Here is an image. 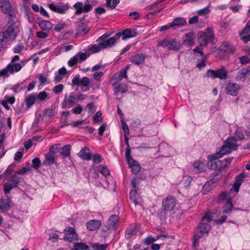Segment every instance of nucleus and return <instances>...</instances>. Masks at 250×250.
I'll return each instance as SVG.
<instances>
[{"label": "nucleus", "mask_w": 250, "mask_h": 250, "mask_svg": "<svg viewBox=\"0 0 250 250\" xmlns=\"http://www.w3.org/2000/svg\"><path fill=\"white\" fill-rule=\"evenodd\" d=\"M244 178L243 174H240L236 177V180L232 188L228 192L227 191L222 192L219 196L218 200L219 202L226 200V203L223 208V211L226 213L229 212L232 208L231 198L235 195V194L239 191L240 187L243 182Z\"/></svg>", "instance_id": "nucleus-1"}, {"label": "nucleus", "mask_w": 250, "mask_h": 250, "mask_svg": "<svg viewBox=\"0 0 250 250\" xmlns=\"http://www.w3.org/2000/svg\"><path fill=\"white\" fill-rule=\"evenodd\" d=\"M9 23L8 27L0 34V43L3 46L8 42L15 40L21 29L18 22L12 21Z\"/></svg>", "instance_id": "nucleus-2"}, {"label": "nucleus", "mask_w": 250, "mask_h": 250, "mask_svg": "<svg viewBox=\"0 0 250 250\" xmlns=\"http://www.w3.org/2000/svg\"><path fill=\"white\" fill-rule=\"evenodd\" d=\"M225 155L222 154L220 151H218L214 154H211L208 156V160L207 163L208 167L212 169H220L222 167H227L231 161V159L220 160L219 159Z\"/></svg>", "instance_id": "nucleus-3"}, {"label": "nucleus", "mask_w": 250, "mask_h": 250, "mask_svg": "<svg viewBox=\"0 0 250 250\" xmlns=\"http://www.w3.org/2000/svg\"><path fill=\"white\" fill-rule=\"evenodd\" d=\"M212 220H202V222L200 223L197 228V232L194 236L193 246L196 247L199 242L198 239L204 236V234H208L210 228V224Z\"/></svg>", "instance_id": "nucleus-4"}, {"label": "nucleus", "mask_w": 250, "mask_h": 250, "mask_svg": "<svg viewBox=\"0 0 250 250\" xmlns=\"http://www.w3.org/2000/svg\"><path fill=\"white\" fill-rule=\"evenodd\" d=\"M197 36L198 42L201 45L206 46L214 39L213 32L210 28H207L204 31L198 32Z\"/></svg>", "instance_id": "nucleus-5"}, {"label": "nucleus", "mask_w": 250, "mask_h": 250, "mask_svg": "<svg viewBox=\"0 0 250 250\" xmlns=\"http://www.w3.org/2000/svg\"><path fill=\"white\" fill-rule=\"evenodd\" d=\"M158 45L176 51L179 50L181 47L180 41L175 38L165 39L158 42Z\"/></svg>", "instance_id": "nucleus-6"}, {"label": "nucleus", "mask_w": 250, "mask_h": 250, "mask_svg": "<svg viewBox=\"0 0 250 250\" xmlns=\"http://www.w3.org/2000/svg\"><path fill=\"white\" fill-rule=\"evenodd\" d=\"M21 68V64L11 62L5 68L0 71V76L7 77L10 74L20 71Z\"/></svg>", "instance_id": "nucleus-7"}, {"label": "nucleus", "mask_w": 250, "mask_h": 250, "mask_svg": "<svg viewBox=\"0 0 250 250\" xmlns=\"http://www.w3.org/2000/svg\"><path fill=\"white\" fill-rule=\"evenodd\" d=\"M238 145H237V140L234 137L229 138L225 143V145L220 149L219 151L222 154L226 155L230 153L232 150L236 149Z\"/></svg>", "instance_id": "nucleus-8"}, {"label": "nucleus", "mask_w": 250, "mask_h": 250, "mask_svg": "<svg viewBox=\"0 0 250 250\" xmlns=\"http://www.w3.org/2000/svg\"><path fill=\"white\" fill-rule=\"evenodd\" d=\"M206 75L212 79L219 78L220 80H226L227 77V70L224 67L217 70L209 69L207 71Z\"/></svg>", "instance_id": "nucleus-9"}, {"label": "nucleus", "mask_w": 250, "mask_h": 250, "mask_svg": "<svg viewBox=\"0 0 250 250\" xmlns=\"http://www.w3.org/2000/svg\"><path fill=\"white\" fill-rule=\"evenodd\" d=\"M47 5L51 10L61 15L65 14L69 7L68 3L64 2H59L57 4L48 3Z\"/></svg>", "instance_id": "nucleus-10"}, {"label": "nucleus", "mask_w": 250, "mask_h": 250, "mask_svg": "<svg viewBox=\"0 0 250 250\" xmlns=\"http://www.w3.org/2000/svg\"><path fill=\"white\" fill-rule=\"evenodd\" d=\"M107 37L106 35L104 34L99 38V41H101L102 43L101 46H102L104 49L113 46L115 44L117 40L119 39L118 36H117V34L115 36L109 38H107Z\"/></svg>", "instance_id": "nucleus-11"}, {"label": "nucleus", "mask_w": 250, "mask_h": 250, "mask_svg": "<svg viewBox=\"0 0 250 250\" xmlns=\"http://www.w3.org/2000/svg\"><path fill=\"white\" fill-rule=\"evenodd\" d=\"M93 5L90 3V1L87 0L86 3L83 5V2L78 1L73 5V7L76 9L75 15H80L82 13H87L91 11Z\"/></svg>", "instance_id": "nucleus-12"}, {"label": "nucleus", "mask_w": 250, "mask_h": 250, "mask_svg": "<svg viewBox=\"0 0 250 250\" xmlns=\"http://www.w3.org/2000/svg\"><path fill=\"white\" fill-rule=\"evenodd\" d=\"M89 56L86 53L79 52L71 57L68 61L67 64L69 66H73L77 64L78 62H82L85 60Z\"/></svg>", "instance_id": "nucleus-13"}, {"label": "nucleus", "mask_w": 250, "mask_h": 250, "mask_svg": "<svg viewBox=\"0 0 250 250\" xmlns=\"http://www.w3.org/2000/svg\"><path fill=\"white\" fill-rule=\"evenodd\" d=\"M183 45L189 47L193 46L195 43V36L192 32L185 34L182 38Z\"/></svg>", "instance_id": "nucleus-14"}, {"label": "nucleus", "mask_w": 250, "mask_h": 250, "mask_svg": "<svg viewBox=\"0 0 250 250\" xmlns=\"http://www.w3.org/2000/svg\"><path fill=\"white\" fill-rule=\"evenodd\" d=\"M240 89V86L238 83H229L226 85L225 91L228 95L236 96L238 95Z\"/></svg>", "instance_id": "nucleus-15"}, {"label": "nucleus", "mask_w": 250, "mask_h": 250, "mask_svg": "<svg viewBox=\"0 0 250 250\" xmlns=\"http://www.w3.org/2000/svg\"><path fill=\"white\" fill-rule=\"evenodd\" d=\"M65 234L64 236V239L69 242H73L78 240L77 235L75 232L74 228L69 227L65 229Z\"/></svg>", "instance_id": "nucleus-16"}, {"label": "nucleus", "mask_w": 250, "mask_h": 250, "mask_svg": "<svg viewBox=\"0 0 250 250\" xmlns=\"http://www.w3.org/2000/svg\"><path fill=\"white\" fill-rule=\"evenodd\" d=\"M176 205L175 198L169 196L163 200V207L165 210H171L173 209Z\"/></svg>", "instance_id": "nucleus-17"}, {"label": "nucleus", "mask_w": 250, "mask_h": 250, "mask_svg": "<svg viewBox=\"0 0 250 250\" xmlns=\"http://www.w3.org/2000/svg\"><path fill=\"white\" fill-rule=\"evenodd\" d=\"M76 102L77 100L74 93H70L68 97H65L62 103V107L69 108L74 105Z\"/></svg>", "instance_id": "nucleus-18"}, {"label": "nucleus", "mask_w": 250, "mask_h": 250, "mask_svg": "<svg viewBox=\"0 0 250 250\" xmlns=\"http://www.w3.org/2000/svg\"><path fill=\"white\" fill-rule=\"evenodd\" d=\"M137 35V33L135 30H132L129 28L125 29L121 33H117V36H118L119 38L120 37H122V39L123 40L135 37Z\"/></svg>", "instance_id": "nucleus-19"}, {"label": "nucleus", "mask_w": 250, "mask_h": 250, "mask_svg": "<svg viewBox=\"0 0 250 250\" xmlns=\"http://www.w3.org/2000/svg\"><path fill=\"white\" fill-rule=\"evenodd\" d=\"M0 11L7 14H10L12 10V5L9 0H0Z\"/></svg>", "instance_id": "nucleus-20"}, {"label": "nucleus", "mask_w": 250, "mask_h": 250, "mask_svg": "<svg viewBox=\"0 0 250 250\" xmlns=\"http://www.w3.org/2000/svg\"><path fill=\"white\" fill-rule=\"evenodd\" d=\"M15 102V98L13 96L4 95L1 100H0V103L7 110H9L10 107L8 104H13Z\"/></svg>", "instance_id": "nucleus-21"}, {"label": "nucleus", "mask_w": 250, "mask_h": 250, "mask_svg": "<svg viewBox=\"0 0 250 250\" xmlns=\"http://www.w3.org/2000/svg\"><path fill=\"white\" fill-rule=\"evenodd\" d=\"M146 58V55L143 53L136 54L133 56L131 58L130 62L136 65H141L145 63Z\"/></svg>", "instance_id": "nucleus-22"}, {"label": "nucleus", "mask_w": 250, "mask_h": 250, "mask_svg": "<svg viewBox=\"0 0 250 250\" xmlns=\"http://www.w3.org/2000/svg\"><path fill=\"white\" fill-rule=\"evenodd\" d=\"M124 78L127 79V71L126 69H123L114 75L112 78V81H114L113 85H116L117 83Z\"/></svg>", "instance_id": "nucleus-23"}, {"label": "nucleus", "mask_w": 250, "mask_h": 250, "mask_svg": "<svg viewBox=\"0 0 250 250\" xmlns=\"http://www.w3.org/2000/svg\"><path fill=\"white\" fill-rule=\"evenodd\" d=\"M10 200L6 196L2 197L0 201V210L2 212L7 211L10 208Z\"/></svg>", "instance_id": "nucleus-24"}, {"label": "nucleus", "mask_w": 250, "mask_h": 250, "mask_svg": "<svg viewBox=\"0 0 250 250\" xmlns=\"http://www.w3.org/2000/svg\"><path fill=\"white\" fill-rule=\"evenodd\" d=\"M37 102V93H34L27 95L25 99L27 107L30 108L35 102Z\"/></svg>", "instance_id": "nucleus-25"}, {"label": "nucleus", "mask_w": 250, "mask_h": 250, "mask_svg": "<svg viewBox=\"0 0 250 250\" xmlns=\"http://www.w3.org/2000/svg\"><path fill=\"white\" fill-rule=\"evenodd\" d=\"M78 155L83 160L89 161L91 159V153L89 149L87 147L82 149Z\"/></svg>", "instance_id": "nucleus-26"}, {"label": "nucleus", "mask_w": 250, "mask_h": 250, "mask_svg": "<svg viewBox=\"0 0 250 250\" xmlns=\"http://www.w3.org/2000/svg\"><path fill=\"white\" fill-rule=\"evenodd\" d=\"M101 225L100 220H90L87 223V228L89 230H95L98 229Z\"/></svg>", "instance_id": "nucleus-27"}, {"label": "nucleus", "mask_w": 250, "mask_h": 250, "mask_svg": "<svg viewBox=\"0 0 250 250\" xmlns=\"http://www.w3.org/2000/svg\"><path fill=\"white\" fill-rule=\"evenodd\" d=\"M214 187V182L212 180L206 182L203 187L201 192L203 194H207Z\"/></svg>", "instance_id": "nucleus-28"}, {"label": "nucleus", "mask_w": 250, "mask_h": 250, "mask_svg": "<svg viewBox=\"0 0 250 250\" xmlns=\"http://www.w3.org/2000/svg\"><path fill=\"white\" fill-rule=\"evenodd\" d=\"M56 157L52 153L48 152L45 156V160L43 164L45 165H51L56 163Z\"/></svg>", "instance_id": "nucleus-29"}, {"label": "nucleus", "mask_w": 250, "mask_h": 250, "mask_svg": "<svg viewBox=\"0 0 250 250\" xmlns=\"http://www.w3.org/2000/svg\"><path fill=\"white\" fill-rule=\"evenodd\" d=\"M130 198L135 206L140 204L141 199L137 193V189H132L130 191Z\"/></svg>", "instance_id": "nucleus-30"}, {"label": "nucleus", "mask_w": 250, "mask_h": 250, "mask_svg": "<svg viewBox=\"0 0 250 250\" xmlns=\"http://www.w3.org/2000/svg\"><path fill=\"white\" fill-rule=\"evenodd\" d=\"M193 167L198 172H203L206 169V165L205 162L198 161L193 164Z\"/></svg>", "instance_id": "nucleus-31"}, {"label": "nucleus", "mask_w": 250, "mask_h": 250, "mask_svg": "<svg viewBox=\"0 0 250 250\" xmlns=\"http://www.w3.org/2000/svg\"><path fill=\"white\" fill-rule=\"evenodd\" d=\"M186 23V21L182 18H176L171 23V27H180Z\"/></svg>", "instance_id": "nucleus-32"}, {"label": "nucleus", "mask_w": 250, "mask_h": 250, "mask_svg": "<svg viewBox=\"0 0 250 250\" xmlns=\"http://www.w3.org/2000/svg\"><path fill=\"white\" fill-rule=\"evenodd\" d=\"M40 28L42 30H49L53 27V24L47 21L42 20L39 23Z\"/></svg>", "instance_id": "nucleus-33"}, {"label": "nucleus", "mask_w": 250, "mask_h": 250, "mask_svg": "<svg viewBox=\"0 0 250 250\" xmlns=\"http://www.w3.org/2000/svg\"><path fill=\"white\" fill-rule=\"evenodd\" d=\"M219 212V211L218 208H215L212 211H208L205 213L202 219H212L217 217Z\"/></svg>", "instance_id": "nucleus-34"}, {"label": "nucleus", "mask_w": 250, "mask_h": 250, "mask_svg": "<svg viewBox=\"0 0 250 250\" xmlns=\"http://www.w3.org/2000/svg\"><path fill=\"white\" fill-rule=\"evenodd\" d=\"M97 44L92 45L89 48V51L93 53L100 52L102 49H104V47L101 46L102 44L101 41H99V38L97 40Z\"/></svg>", "instance_id": "nucleus-35"}, {"label": "nucleus", "mask_w": 250, "mask_h": 250, "mask_svg": "<svg viewBox=\"0 0 250 250\" xmlns=\"http://www.w3.org/2000/svg\"><path fill=\"white\" fill-rule=\"evenodd\" d=\"M127 163L129 167L131 168V171L132 173L137 174L140 171L141 167L137 161L133 160V162H131V163Z\"/></svg>", "instance_id": "nucleus-36"}, {"label": "nucleus", "mask_w": 250, "mask_h": 250, "mask_svg": "<svg viewBox=\"0 0 250 250\" xmlns=\"http://www.w3.org/2000/svg\"><path fill=\"white\" fill-rule=\"evenodd\" d=\"M168 237L167 235L161 234V235H158L156 239H155V238H153L151 236H148L144 240V242H145V243L146 245H148L152 244L157 239H160V238H161L162 237L166 238V237Z\"/></svg>", "instance_id": "nucleus-37"}, {"label": "nucleus", "mask_w": 250, "mask_h": 250, "mask_svg": "<svg viewBox=\"0 0 250 250\" xmlns=\"http://www.w3.org/2000/svg\"><path fill=\"white\" fill-rule=\"evenodd\" d=\"M128 90L127 85L125 84H122L118 86L115 87L114 92L116 95L120 93H123L126 92Z\"/></svg>", "instance_id": "nucleus-38"}, {"label": "nucleus", "mask_w": 250, "mask_h": 250, "mask_svg": "<svg viewBox=\"0 0 250 250\" xmlns=\"http://www.w3.org/2000/svg\"><path fill=\"white\" fill-rule=\"evenodd\" d=\"M60 153L63 158L69 156L70 155V146L67 145L63 146L62 148Z\"/></svg>", "instance_id": "nucleus-39"}, {"label": "nucleus", "mask_w": 250, "mask_h": 250, "mask_svg": "<svg viewBox=\"0 0 250 250\" xmlns=\"http://www.w3.org/2000/svg\"><path fill=\"white\" fill-rule=\"evenodd\" d=\"M250 71L246 68H243L239 70L237 74L236 79L239 81L244 79L249 74Z\"/></svg>", "instance_id": "nucleus-40"}, {"label": "nucleus", "mask_w": 250, "mask_h": 250, "mask_svg": "<svg viewBox=\"0 0 250 250\" xmlns=\"http://www.w3.org/2000/svg\"><path fill=\"white\" fill-rule=\"evenodd\" d=\"M88 248V246L84 243H78L75 244L71 250H87Z\"/></svg>", "instance_id": "nucleus-41"}, {"label": "nucleus", "mask_w": 250, "mask_h": 250, "mask_svg": "<svg viewBox=\"0 0 250 250\" xmlns=\"http://www.w3.org/2000/svg\"><path fill=\"white\" fill-rule=\"evenodd\" d=\"M98 171L104 176L109 175L110 173L107 167L102 165L98 167Z\"/></svg>", "instance_id": "nucleus-42"}, {"label": "nucleus", "mask_w": 250, "mask_h": 250, "mask_svg": "<svg viewBox=\"0 0 250 250\" xmlns=\"http://www.w3.org/2000/svg\"><path fill=\"white\" fill-rule=\"evenodd\" d=\"M47 97V94L44 91H41L39 94L37 93V102L40 103L44 101Z\"/></svg>", "instance_id": "nucleus-43"}, {"label": "nucleus", "mask_w": 250, "mask_h": 250, "mask_svg": "<svg viewBox=\"0 0 250 250\" xmlns=\"http://www.w3.org/2000/svg\"><path fill=\"white\" fill-rule=\"evenodd\" d=\"M101 215L97 212H91L90 211L84 212L83 213V217L85 218H92L96 217L99 218Z\"/></svg>", "instance_id": "nucleus-44"}, {"label": "nucleus", "mask_w": 250, "mask_h": 250, "mask_svg": "<svg viewBox=\"0 0 250 250\" xmlns=\"http://www.w3.org/2000/svg\"><path fill=\"white\" fill-rule=\"evenodd\" d=\"M61 147V145L60 144H55L54 145L51 146L49 147V153H52L54 155H55V153H57L59 152L60 150Z\"/></svg>", "instance_id": "nucleus-45"}, {"label": "nucleus", "mask_w": 250, "mask_h": 250, "mask_svg": "<svg viewBox=\"0 0 250 250\" xmlns=\"http://www.w3.org/2000/svg\"><path fill=\"white\" fill-rule=\"evenodd\" d=\"M210 7V3H209V4L207 7L198 10L197 13L199 15L205 16L210 12V10L209 9Z\"/></svg>", "instance_id": "nucleus-46"}, {"label": "nucleus", "mask_w": 250, "mask_h": 250, "mask_svg": "<svg viewBox=\"0 0 250 250\" xmlns=\"http://www.w3.org/2000/svg\"><path fill=\"white\" fill-rule=\"evenodd\" d=\"M122 129L124 132V136H128L129 135V130L127 124L123 120H121Z\"/></svg>", "instance_id": "nucleus-47"}, {"label": "nucleus", "mask_w": 250, "mask_h": 250, "mask_svg": "<svg viewBox=\"0 0 250 250\" xmlns=\"http://www.w3.org/2000/svg\"><path fill=\"white\" fill-rule=\"evenodd\" d=\"M54 109L55 106L52 105L50 108H47L44 111V116H47L49 117H52L54 114Z\"/></svg>", "instance_id": "nucleus-48"}, {"label": "nucleus", "mask_w": 250, "mask_h": 250, "mask_svg": "<svg viewBox=\"0 0 250 250\" xmlns=\"http://www.w3.org/2000/svg\"><path fill=\"white\" fill-rule=\"evenodd\" d=\"M241 40L245 43L250 41V35L249 33L241 32L240 33Z\"/></svg>", "instance_id": "nucleus-49"}, {"label": "nucleus", "mask_w": 250, "mask_h": 250, "mask_svg": "<svg viewBox=\"0 0 250 250\" xmlns=\"http://www.w3.org/2000/svg\"><path fill=\"white\" fill-rule=\"evenodd\" d=\"M207 56H205L204 57H203V59L202 60H199L198 61L196 66L199 69H201L202 68L205 67V61L207 60Z\"/></svg>", "instance_id": "nucleus-50"}, {"label": "nucleus", "mask_w": 250, "mask_h": 250, "mask_svg": "<svg viewBox=\"0 0 250 250\" xmlns=\"http://www.w3.org/2000/svg\"><path fill=\"white\" fill-rule=\"evenodd\" d=\"M32 167L35 169H38L41 167V162L39 158H35L32 160Z\"/></svg>", "instance_id": "nucleus-51"}, {"label": "nucleus", "mask_w": 250, "mask_h": 250, "mask_svg": "<svg viewBox=\"0 0 250 250\" xmlns=\"http://www.w3.org/2000/svg\"><path fill=\"white\" fill-rule=\"evenodd\" d=\"M92 247L96 250H106L107 245L95 243L92 245Z\"/></svg>", "instance_id": "nucleus-52"}, {"label": "nucleus", "mask_w": 250, "mask_h": 250, "mask_svg": "<svg viewBox=\"0 0 250 250\" xmlns=\"http://www.w3.org/2000/svg\"><path fill=\"white\" fill-rule=\"evenodd\" d=\"M205 46L204 45H201L199 44V45L195 48H194L193 50V53L195 54L196 53H199L202 57H204V54H203V47Z\"/></svg>", "instance_id": "nucleus-53"}, {"label": "nucleus", "mask_w": 250, "mask_h": 250, "mask_svg": "<svg viewBox=\"0 0 250 250\" xmlns=\"http://www.w3.org/2000/svg\"><path fill=\"white\" fill-rule=\"evenodd\" d=\"M239 59L242 64H247L250 62V57L248 55L240 57Z\"/></svg>", "instance_id": "nucleus-54"}, {"label": "nucleus", "mask_w": 250, "mask_h": 250, "mask_svg": "<svg viewBox=\"0 0 250 250\" xmlns=\"http://www.w3.org/2000/svg\"><path fill=\"white\" fill-rule=\"evenodd\" d=\"M64 85L62 84H59L54 87L53 91L56 94H59L62 91Z\"/></svg>", "instance_id": "nucleus-55"}, {"label": "nucleus", "mask_w": 250, "mask_h": 250, "mask_svg": "<svg viewBox=\"0 0 250 250\" xmlns=\"http://www.w3.org/2000/svg\"><path fill=\"white\" fill-rule=\"evenodd\" d=\"M79 29L84 34L87 33L89 30V28L86 26V24L84 23H82L79 26Z\"/></svg>", "instance_id": "nucleus-56"}, {"label": "nucleus", "mask_w": 250, "mask_h": 250, "mask_svg": "<svg viewBox=\"0 0 250 250\" xmlns=\"http://www.w3.org/2000/svg\"><path fill=\"white\" fill-rule=\"evenodd\" d=\"M24 49V46L21 43H18L13 49V52L15 53H19Z\"/></svg>", "instance_id": "nucleus-57"}, {"label": "nucleus", "mask_w": 250, "mask_h": 250, "mask_svg": "<svg viewBox=\"0 0 250 250\" xmlns=\"http://www.w3.org/2000/svg\"><path fill=\"white\" fill-rule=\"evenodd\" d=\"M13 188V186L11 184H10L9 183H5L4 185V188H3V190H4L5 193H6V194L9 193L10 192V190Z\"/></svg>", "instance_id": "nucleus-58"}, {"label": "nucleus", "mask_w": 250, "mask_h": 250, "mask_svg": "<svg viewBox=\"0 0 250 250\" xmlns=\"http://www.w3.org/2000/svg\"><path fill=\"white\" fill-rule=\"evenodd\" d=\"M65 26V23L64 22H60L56 25V26L54 28V30L56 32H60V31H61L62 29H63L64 28Z\"/></svg>", "instance_id": "nucleus-59"}, {"label": "nucleus", "mask_w": 250, "mask_h": 250, "mask_svg": "<svg viewBox=\"0 0 250 250\" xmlns=\"http://www.w3.org/2000/svg\"><path fill=\"white\" fill-rule=\"evenodd\" d=\"M125 157L127 160V163H131V162H133V159L132 158L130 155V150L129 148H127L126 149L125 151Z\"/></svg>", "instance_id": "nucleus-60"}, {"label": "nucleus", "mask_w": 250, "mask_h": 250, "mask_svg": "<svg viewBox=\"0 0 250 250\" xmlns=\"http://www.w3.org/2000/svg\"><path fill=\"white\" fill-rule=\"evenodd\" d=\"M36 36L39 38L43 39L46 38L48 36V34L46 32L40 31L36 32Z\"/></svg>", "instance_id": "nucleus-61"}, {"label": "nucleus", "mask_w": 250, "mask_h": 250, "mask_svg": "<svg viewBox=\"0 0 250 250\" xmlns=\"http://www.w3.org/2000/svg\"><path fill=\"white\" fill-rule=\"evenodd\" d=\"M92 160L94 164H98L102 161V158L101 155L96 154L93 157Z\"/></svg>", "instance_id": "nucleus-62"}, {"label": "nucleus", "mask_w": 250, "mask_h": 250, "mask_svg": "<svg viewBox=\"0 0 250 250\" xmlns=\"http://www.w3.org/2000/svg\"><path fill=\"white\" fill-rule=\"evenodd\" d=\"M89 84V80L87 77H84L81 79L80 85H82L83 86H87Z\"/></svg>", "instance_id": "nucleus-63"}, {"label": "nucleus", "mask_w": 250, "mask_h": 250, "mask_svg": "<svg viewBox=\"0 0 250 250\" xmlns=\"http://www.w3.org/2000/svg\"><path fill=\"white\" fill-rule=\"evenodd\" d=\"M9 181L13 182L14 185H16L19 182V177L16 175H12L9 178Z\"/></svg>", "instance_id": "nucleus-64"}]
</instances>
